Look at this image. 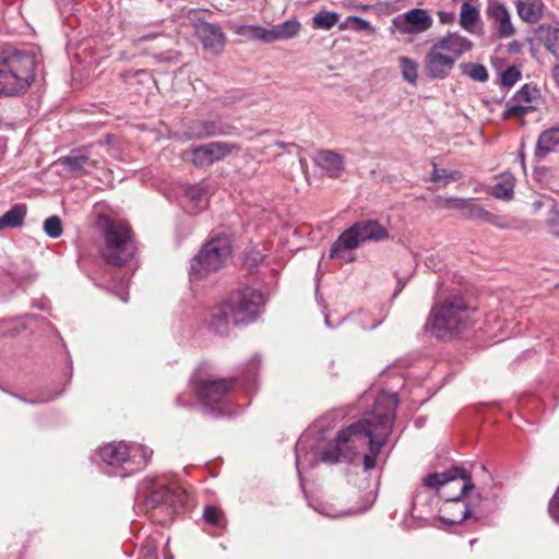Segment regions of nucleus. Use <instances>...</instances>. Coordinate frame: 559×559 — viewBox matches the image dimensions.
Returning a JSON list of instances; mask_svg holds the SVG:
<instances>
[{"label":"nucleus","mask_w":559,"mask_h":559,"mask_svg":"<svg viewBox=\"0 0 559 559\" xmlns=\"http://www.w3.org/2000/svg\"><path fill=\"white\" fill-rule=\"evenodd\" d=\"M396 404L395 397L377 401L373 413L356 423L355 432L366 433L365 438L357 441L358 450L366 444L369 445L368 452L364 455V468L366 471L376 467L379 452L391 432Z\"/></svg>","instance_id":"1"},{"label":"nucleus","mask_w":559,"mask_h":559,"mask_svg":"<svg viewBox=\"0 0 559 559\" xmlns=\"http://www.w3.org/2000/svg\"><path fill=\"white\" fill-rule=\"evenodd\" d=\"M36 53L4 50L0 52V96L24 93L35 79Z\"/></svg>","instance_id":"2"},{"label":"nucleus","mask_w":559,"mask_h":559,"mask_svg":"<svg viewBox=\"0 0 559 559\" xmlns=\"http://www.w3.org/2000/svg\"><path fill=\"white\" fill-rule=\"evenodd\" d=\"M474 311L475 309L462 296L445 298L431 309L430 330L438 338L451 336L472 324Z\"/></svg>","instance_id":"3"},{"label":"nucleus","mask_w":559,"mask_h":559,"mask_svg":"<svg viewBox=\"0 0 559 559\" xmlns=\"http://www.w3.org/2000/svg\"><path fill=\"white\" fill-rule=\"evenodd\" d=\"M389 238V231L377 221L366 219L355 223L343 231L330 249L332 259L352 261L350 251L366 241H380Z\"/></svg>","instance_id":"4"},{"label":"nucleus","mask_w":559,"mask_h":559,"mask_svg":"<svg viewBox=\"0 0 559 559\" xmlns=\"http://www.w3.org/2000/svg\"><path fill=\"white\" fill-rule=\"evenodd\" d=\"M103 237L105 242L100 254L108 264L121 266L133 258L136 248L128 224L107 218Z\"/></svg>","instance_id":"5"},{"label":"nucleus","mask_w":559,"mask_h":559,"mask_svg":"<svg viewBox=\"0 0 559 559\" xmlns=\"http://www.w3.org/2000/svg\"><path fill=\"white\" fill-rule=\"evenodd\" d=\"M424 485L441 490L440 496L450 502H459L474 488L469 475L461 467H453L443 473H432L424 478Z\"/></svg>","instance_id":"6"},{"label":"nucleus","mask_w":559,"mask_h":559,"mask_svg":"<svg viewBox=\"0 0 559 559\" xmlns=\"http://www.w3.org/2000/svg\"><path fill=\"white\" fill-rule=\"evenodd\" d=\"M264 301L260 290L246 287L233 293L225 304L230 311L234 324H247L259 317Z\"/></svg>","instance_id":"7"},{"label":"nucleus","mask_w":559,"mask_h":559,"mask_svg":"<svg viewBox=\"0 0 559 559\" xmlns=\"http://www.w3.org/2000/svg\"><path fill=\"white\" fill-rule=\"evenodd\" d=\"M230 242L225 237H217L206 242L194 258L192 272L203 276L207 272L217 271L230 255Z\"/></svg>","instance_id":"8"},{"label":"nucleus","mask_w":559,"mask_h":559,"mask_svg":"<svg viewBox=\"0 0 559 559\" xmlns=\"http://www.w3.org/2000/svg\"><path fill=\"white\" fill-rule=\"evenodd\" d=\"M240 29L241 34L249 39L271 44L297 37L301 31V24L298 20L290 19L270 28L260 25H246Z\"/></svg>","instance_id":"9"},{"label":"nucleus","mask_w":559,"mask_h":559,"mask_svg":"<svg viewBox=\"0 0 559 559\" xmlns=\"http://www.w3.org/2000/svg\"><path fill=\"white\" fill-rule=\"evenodd\" d=\"M355 429L356 423L341 430L337 433L335 445L323 451L322 461L325 463H336L341 460H352L358 452L357 441L366 437V433L355 432Z\"/></svg>","instance_id":"10"},{"label":"nucleus","mask_w":559,"mask_h":559,"mask_svg":"<svg viewBox=\"0 0 559 559\" xmlns=\"http://www.w3.org/2000/svg\"><path fill=\"white\" fill-rule=\"evenodd\" d=\"M139 495L143 498L146 511L158 508L170 510L177 499L175 490L170 489L164 481L156 479L144 480L140 485Z\"/></svg>","instance_id":"11"},{"label":"nucleus","mask_w":559,"mask_h":559,"mask_svg":"<svg viewBox=\"0 0 559 559\" xmlns=\"http://www.w3.org/2000/svg\"><path fill=\"white\" fill-rule=\"evenodd\" d=\"M241 146L235 142L215 141L207 144L199 145L190 151L191 163L199 168L210 166L234 152H239Z\"/></svg>","instance_id":"12"},{"label":"nucleus","mask_w":559,"mask_h":559,"mask_svg":"<svg viewBox=\"0 0 559 559\" xmlns=\"http://www.w3.org/2000/svg\"><path fill=\"white\" fill-rule=\"evenodd\" d=\"M393 24L401 34H419L431 27L432 19L424 9H412L396 16Z\"/></svg>","instance_id":"13"},{"label":"nucleus","mask_w":559,"mask_h":559,"mask_svg":"<svg viewBox=\"0 0 559 559\" xmlns=\"http://www.w3.org/2000/svg\"><path fill=\"white\" fill-rule=\"evenodd\" d=\"M235 131L236 128L227 123L209 120H194L187 126L183 136L188 140H201L217 135H233Z\"/></svg>","instance_id":"14"},{"label":"nucleus","mask_w":559,"mask_h":559,"mask_svg":"<svg viewBox=\"0 0 559 559\" xmlns=\"http://www.w3.org/2000/svg\"><path fill=\"white\" fill-rule=\"evenodd\" d=\"M195 35L204 49L212 53H221L226 44V37L219 25L199 20L195 25Z\"/></svg>","instance_id":"15"},{"label":"nucleus","mask_w":559,"mask_h":559,"mask_svg":"<svg viewBox=\"0 0 559 559\" xmlns=\"http://www.w3.org/2000/svg\"><path fill=\"white\" fill-rule=\"evenodd\" d=\"M454 58L444 55L433 45L424 60L426 74L431 79H444L454 67Z\"/></svg>","instance_id":"16"},{"label":"nucleus","mask_w":559,"mask_h":559,"mask_svg":"<svg viewBox=\"0 0 559 559\" xmlns=\"http://www.w3.org/2000/svg\"><path fill=\"white\" fill-rule=\"evenodd\" d=\"M233 384V380L226 379L205 380L199 384L198 395L205 406H212L224 400Z\"/></svg>","instance_id":"17"},{"label":"nucleus","mask_w":559,"mask_h":559,"mask_svg":"<svg viewBox=\"0 0 559 559\" xmlns=\"http://www.w3.org/2000/svg\"><path fill=\"white\" fill-rule=\"evenodd\" d=\"M486 13L496 25L499 37L509 38L514 35L510 12L499 0H488Z\"/></svg>","instance_id":"18"},{"label":"nucleus","mask_w":559,"mask_h":559,"mask_svg":"<svg viewBox=\"0 0 559 559\" xmlns=\"http://www.w3.org/2000/svg\"><path fill=\"white\" fill-rule=\"evenodd\" d=\"M58 162L68 171L74 175L84 174L88 167L95 164L91 158V153L87 147L72 150L69 155L60 157Z\"/></svg>","instance_id":"19"},{"label":"nucleus","mask_w":559,"mask_h":559,"mask_svg":"<svg viewBox=\"0 0 559 559\" xmlns=\"http://www.w3.org/2000/svg\"><path fill=\"white\" fill-rule=\"evenodd\" d=\"M313 160L331 178H338L344 171V156L335 151L320 150Z\"/></svg>","instance_id":"20"},{"label":"nucleus","mask_w":559,"mask_h":559,"mask_svg":"<svg viewBox=\"0 0 559 559\" xmlns=\"http://www.w3.org/2000/svg\"><path fill=\"white\" fill-rule=\"evenodd\" d=\"M99 455L102 460L112 466H120L123 463L134 461L136 454L130 456L129 447L123 442L109 443L99 449Z\"/></svg>","instance_id":"21"},{"label":"nucleus","mask_w":559,"mask_h":559,"mask_svg":"<svg viewBox=\"0 0 559 559\" xmlns=\"http://www.w3.org/2000/svg\"><path fill=\"white\" fill-rule=\"evenodd\" d=\"M433 45L441 51H448L454 61L472 48V43L456 33L438 39Z\"/></svg>","instance_id":"22"},{"label":"nucleus","mask_w":559,"mask_h":559,"mask_svg":"<svg viewBox=\"0 0 559 559\" xmlns=\"http://www.w3.org/2000/svg\"><path fill=\"white\" fill-rule=\"evenodd\" d=\"M519 16L526 23H536L543 15L544 3L542 0H518Z\"/></svg>","instance_id":"23"},{"label":"nucleus","mask_w":559,"mask_h":559,"mask_svg":"<svg viewBox=\"0 0 559 559\" xmlns=\"http://www.w3.org/2000/svg\"><path fill=\"white\" fill-rule=\"evenodd\" d=\"M559 144V127L543 131L537 140L536 156L544 158Z\"/></svg>","instance_id":"24"},{"label":"nucleus","mask_w":559,"mask_h":559,"mask_svg":"<svg viewBox=\"0 0 559 559\" xmlns=\"http://www.w3.org/2000/svg\"><path fill=\"white\" fill-rule=\"evenodd\" d=\"M230 322V311L225 302L213 310L210 326L216 334L226 335Z\"/></svg>","instance_id":"25"},{"label":"nucleus","mask_w":559,"mask_h":559,"mask_svg":"<svg viewBox=\"0 0 559 559\" xmlns=\"http://www.w3.org/2000/svg\"><path fill=\"white\" fill-rule=\"evenodd\" d=\"M479 11L469 2H463L460 12V25L468 31L474 32L476 23L479 21Z\"/></svg>","instance_id":"26"},{"label":"nucleus","mask_w":559,"mask_h":559,"mask_svg":"<svg viewBox=\"0 0 559 559\" xmlns=\"http://www.w3.org/2000/svg\"><path fill=\"white\" fill-rule=\"evenodd\" d=\"M25 207L23 205H15L2 216H0V230L11 227H20L24 222Z\"/></svg>","instance_id":"27"},{"label":"nucleus","mask_w":559,"mask_h":559,"mask_svg":"<svg viewBox=\"0 0 559 559\" xmlns=\"http://www.w3.org/2000/svg\"><path fill=\"white\" fill-rule=\"evenodd\" d=\"M514 181L515 179L512 175H503L502 180L493 186L492 195L497 199H511L513 195Z\"/></svg>","instance_id":"28"},{"label":"nucleus","mask_w":559,"mask_h":559,"mask_svg":"<svg viewBox=\"0 0 559 559\" xmlns=\"http://www.w3.org/2000/svg\"><path fill=\"white\" fill-rule=\"evenodd\" d=\"M399 62L403 79L411 84H416L418 79V63L408 57H400Z\"/></svg>","instance_id":"29"},{"label":"nucleus","mask_w":559,"mask_h":559,"mask_svg":"<svg viewBox=\"0 0 559 559\" xmlns=\"http://www.w3.org/2000/svg\"><path fill=\"white\" fill-rule=\"evenodd\" d=\"M340 28H350L355 32H365L368 34L376 33V28L367 20L359 16H348L345 22L340 25Z\"/></svg>","instance_id":"30"},{"label":"nucleus","mask_w":559,"mask_h":559,"mask_svg":"<svg viewBox=\"0 0 559 559\" xmlns=\"http://www.w3.org/2000/svg\"><path fill=\"white\" fill-rule=\"evenodd\" d=\"M338 17L340 15L336 12L322 10L313 16V26L322 29H331L337 23Z\"/></svg>","instance_id":"31"},{"label":"nucleus","mask_w":559,"mask_h":559,"mask_svg":"<svg viewBox=\"0 0 559 559\" xmlns=\"http://www.w3.org/2000/svg\"><path fill=\"white\" fill-rule=\"evenodd\" d=\"M463 72L476 82H486L488 80V71L485 66L479 63L462 64Z\"/></svg>","instance_id":"32"},{"label":"nucleus","mask_w":559,"mask_h":559,"mask_svg":"<svg viewBox=\"0 0 559 559\" xmlns=\"http://www.w3.org/2000/svg\"><path fill=\"white\" fill-rule=\"evenodd\" d=\"M486 212L487 210H485L483 206L474 202L473 199H468L462 216L468 219H476L483 222Z\"/></svg>","instance_id":"33"},{"label":"nucleus","mask_w":559,"mask_h":559,"mask_svg":"<svg viewBox=\"0 0 559 559\" xmlns=\"http://www.w3.org/2000/svg\"><path fill=\"white\" fill-rule=\"evenodd\" d=\"M545 46L556 58H559V28L548 27L546 31Z\"/></svg>","instance_id":"34"},{"label":"nucleus","mask_w":559,"mask_h":559,"mask_svg":"<svg viewBox=\"0 0 559 559\" xmlns=\"http://www.w3.org/2000/svg\"><path fill=\"white\" fill-rule=\"evenodd\" d=\"M44 230L50 238H58L62 235L63 228L60 217L52 215L45 219Z\"/></svg>","instance_id":"35"},{"label":"nucleus","mask_w":559,"mask_h":559,"mask_svg":"<svg viewBox=\"0 0 559 559\" xmlns=\"http://www.w3.org/2000/svg\"><path fill=\"white\" fill-rule=\"evenodd\" d=\"M462 175L460 171H449L447 169H439L436 167V165L433 166V173H432V180L433 181H441L443 180L445 183L450 182V181H455V180H459L461 179Z\"/></svg>","instance_id":"36"},{"label":"nucleus","mask_w":559,"mask_h":559,"mask_svg":"<svg viewBox=\"0 0 559 559\" xmlns=\"http://www.w3.org/2000/svg\"><path fill=\"white\" fill-rule=\"evenodd\" d=\"M467 201L468 199L463 198H447L439 201V206L447 210H459L462 215Z\"/></svg>","instance_id":"37"},{"label":"nucleus","mask_w":559,"mask_h":559,"mask_svg":"<svg viewBox=\"0 0 559 559\" xmlns=\"http://www.w3.org/2000/svg\"><path fill=\"white\" fill-rule=\"evenodd\" d=\"M203 519L209 524L221 526L223 521V514L218 508L209 506L205 508L203 512Z\"/></svg>","instance_id":"38"},{"label":"nucleus","mask_w":559,"mask_h":559,"mask_svg":"<svg viewBox=\"0 0 559 559\" xmlns=\"http://www.w3.org/2000/svg\"><path fill=\"white\" fill-rule=\"evenodd\" d=\"M521 78V72L515 67L508 68L501 74V84L507 87L513 86Z\"/></svg>","instance_id":"39"},{"label":"nucleus","mask_w":559,"mask_h":559,"mask_svg":"<svg viewBox=\"0 0 559 559\" xmlns=\"http://www.w3.org/2000/svg\"><path fill=\"white\" fill-rule=\"evenodd\" d=\"M187 195L191 201L195 202L197 206L203 207L206 205V198L203 188L199 186L191 187L187 191Z\"/></svg>","instance_id":"40"},{"label":"nucleus","mask_w":559,"mask_h":559,"mask_svg":"<svg viewBox=\"0 0 559 559\" xmlns=\"http://www.w3.org/2000/svg\"><path fill=\"white\" fill-rule=\"evenodd\" d=\"M533 110L532 106H523V105H512L509 106L508 109L503 112L504 119H510L513 117H523Z\"/></svg>","instance_id":"41"},{"label":"nucleus","mask_w":559,"mask_h":559,"mask_svg":"<svg viewBox=\"0 0 559 559\" xmlns=\"http://www.w3.org/2000/svg\"><path fill=\"white\" fill-rule=\"evenodd\" d=\"M537 90L531 87L530 85H524L518 93H516V99L519 102H526L530 103L534 98H536Z\"/></svg>","instance_id":"42"},{"label":"nucleus","mask_w":559,"mask_h":559,"mask_svg":"<svg viewBox=\"0 0 559 559\" xmlns=\"http://www.w3.org/2000/svg\"><path fill=\"white\" fill-rule=\"evenodd\" d=\"M547 226L549 231L555 235L559 236V212L555 209H552L547 218Z\"/></svg>","instance_id":"43"},{"label":"nucleus","mask_w":559,"mask_h":559,"mask_svg":"<svg viewBox=\"0 0 559 559\" xmlns=\"http://www.w3.org/2000/svg\"><path fill=\"white\" fill-rule=\"evenodd\" d=\"M483 222L491 224L493 226H497L499 228H506L508 227V224L503 217H500L498 215H495L493 213L486 212V215L483 219Z\"/></svg>","instance_id":"44"},{"label":"nucleus","mask_w":559,"mask_h":559,"mask_svg":"<svg viewBox=\"0 0 559 559\" xmlns=\"http://www.w3.org/2000/svg\"><path fill=\"white\" fill-rule=\"evenodd\" d=\"M306 452V444H305V441L304 440H299L296 444V465H297V468L300 467V465L304 464V461H302V453Z\"/></svg>","instance_id":"45"},{"label":"nucleus","mask_w":559,"mask_h":559,"mask_svg":"<svg viewBox=\"0 0 559 559\" xmlns=\"http://www.w3.org/2000/svg\"><path fill=\"white\" fill-rule=\"evenodd\" d=\"M438 16H439V21L442 23V24H448V23H451L454 21V13L452 12H445V11H439L438 12Z\"/></svg>","instance_id":"46"},{"label":"nucleus","mask_w":559,"mask_h":559,"mask_svg":"<svg viewBox=\"0 0 559 559\" xmlns=\"http://www.w3.org/2000/svg\"><path fill=\"white\" fill-rule=\"evenodd\" d=\"M471 515H472L471 508H469L468 506H465V508H464V511H463V513H462L461 519H460V520H454V519H453V520H451V522H452V523L461 522V521H463V520H465V519L469 518Z\"/></svg>","instance_id":"47"},{"label":"nucleus","mask_w":559,"mask_h":559,"mask_svg":"<svg viewBox=\"0 0 559 559\" xmlns=\"http://www.w3.org/2000/svg\"><path fill=\"white\" fill-rule=\"evenodd\" d=\"M53 399H55V396H48V397H45V399H39L37 401H33V400L32 401L23 400V401L26 402V403L36 404V403H46V402H49V401H51Z\"/></svg>","instance_id":"48"},{"label":"nucleus","mask_w":559,"mask_h":559,"mask_svg":"<svg viewBox=\"0 0 559 559\" xmlns=\"http://www.w3.org/2000/svg\"><path fill=\"white\" fill-rule=\"evenodd\" d=\"M138 451L142 453L141 462H139V465H145L148 457L146 451L144 449H138Z\"/></svg>","instance_id":"49"},{"label":"nucleus","mask_w":559,"mask_h":559,"mask_svg":"<svg viewBox=\"0 0 559 559\" xmlns=\"http://www.w3.org/2000/svg\"><path fill=\"white\" fill-rule=\"evenodd\" d=\"M554 76H555V80L558 82L559 84V64L555 67L554 69Z\"/></svg>","instance_id":"50"},{"label":"nucleus","mask_w":559,"mask_h":559,"mask_svg":"<svg viewBox=\"0 0 559 559\" xmlns=\"http://www.w3.org/2000/svg\"><path fill=\"white\" fill-rule=\"evenodd\" d=\"M520 158H521V163H522V167L524 168V154L521 152L520 153Z\"/></svg>","instance_id":"51"},{"label":"nucleus","mask_w":559,"mask_h":559,"mask_svg":"<svg viewBox=\"0 0 559 559\" xmlns=\"http://www.w3.org/2000/svg\"><path fill=\"white\" fill-rule=\"evenodd\" d=\"M276 146H278V147H285V146H286V144H285V143H283V142H276Z\"/></svg>","instance_id":"52"},{"label":"nucleus","mask_w":559,"mask_h":559,"mask_svg":"<svg viewBox=\"0 0 559 559\" xmlns=\"http://www.w3.org/2000/svg\"><path fill=\"white\" fill-rule=\"evenodd\" d=\"M121 300H123L124 302L128 300V298L126 296H120Z\"/></svg>","instance_id":"53"}]
</instances>
